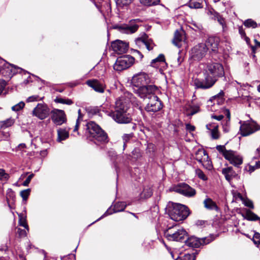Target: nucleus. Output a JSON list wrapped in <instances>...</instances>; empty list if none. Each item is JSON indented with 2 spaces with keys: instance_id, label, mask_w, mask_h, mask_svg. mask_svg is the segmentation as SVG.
Listing matches in <instances>:
<instances>
[{
  "instance_id": "obj_11",
  "label": "nucleus",
  "mask_w": 260,
  "mask_h": 260,
  "mask_svg": "<svg viewBox=\"0 0 260 260\" xmlns=\"http://www.w3.org/2000/svg\"><path fill=\"white\" fill-rule=\"evenodd\" d=\"M151 81L152 80L148 74L140 73L133 77L132 83L135 88H140L141 86L151 83Z\"/></svg>"
},
{
  "instance_id": "obj_35",
  "label": "nucleus",
  "mask_w": 260,
  "mask_h": 260,
  "mask_svg": "<svg viewBox=\"0 0 260 260\" xmlns=\"http://www.w3.org/2000/svg\"><path fill=\"white\" fill-rule=\"evenodd\" d=\"M54 101L56 103H60L68 105H71L73 104V102L72 100L69 99H63L60 97H56Z\"/></svg>"
},
{
  "instance_id": "obj_17",
  "label": "nucleus",
  "mask_w": 260,
  "mask_h": 260,
  "mask_svg": "<svg viewBox=\"0 0 260 260\" xmlns=\"http://www.w3.org/2000/svg\"><path fill=\"white\" fill-rule=\"evenodd\" d=\"M50 114L51 120L56 125H60L67 121L66 114L62 110L54 109L51 111Z\"/></svg>"
},
{
  "instance_id": "obj_58",
  "label": "nucleus",
  "mask_w": 260,
  "mask_h": 260,
  "mask_svg": "<svg viewBox=\"0 0 260 260\" xmlns=\"http://www.w3.org/2000/svg\"><path fill=\"white\" fill-rule=\"evenodd\" d=\"M132 154L137 158H138L141 156L140 150L138 148H135L132 151Z\"/></svg>"
},
{
  "instance_id": "obj_4",
  "label": "nucleus",
  "mask_w": 260,
  "mask_h": 260,
  "mask_svg": "<svg viewBox=\"0 0 260 260\" xmlns=\"http://www.w3.org/2000/svg\"><path fill=\"white\" fill-rule=\"evenodd\" d=\"M166 211L170 218L176 221H180L186 219L189 214V209L186 206L170 202L166 207Z\"/></svg>"
},
{
  "instance_id": "obj_14",
  "label": "nucleus",
  "mask_w": 260,
  "mask_h": 260,
  "mask_svg": "<svg viewBox=\"0 0 260 260\" xmlns=\"http://www.w3.org/2000/svg\"><path fill=\"white\" fill-rule=\"evenodd\" d=\"M138 21H139L138 19L131 20L128 24L117 25L114 28L117 29L122 33L132 34L137 31L139 28V25L137 23Z\"/></svg>"
},
{
  "instance_id": "obj_8",
  "label": "nucleus",
  "mask_w": 260,
  "mask_h": 260,
  "mask_svg": "<svg viewBox=\"0 0 260 260\" xmlns=\"http://www.w3.org/2000/svg\"><path fill=\"white\" fill-rule=\"evenodd\" d=\"M239 123L241 124L240 134L243 137L248 136L260 129V125L252 118L247 121H240Z\"/></svg>"
},
{
  "instance_id": "obj_33",
  "label": "nucleus",
  "mask_w": 260,
  "mask_h": 260,
  "mask_svg": "<svg viewBox=\"0 0 260 260\" xmlns=\"http://www.w3.org/2000/svg\"><path fill=\"white\" fill-rule=\"evenodd\" d=\"M245 218L250 221H256L258 220H259L260 223V217L250 210L247 211Z\"/></svg>"
},
{
  "instance_id": "obj_42",
  "label": "nucleus",
  "mask_w": 260,
  "mask_h": 260,
  "mask_svg": "<svg viewBox=\"0 0 260 260\" xmlns=\"http://www.w3.org/2000/svg\"><path fill=\"white\" fill-rule=\"evenodd\" d=\"M222 112L223 113V114H224L226 116V118L228 119L226 121L224 125L226 126H229L230 124V121L231 119L230 111L229 109H228L226 108H223L222 110Z\"/></svg>"
},
{
  "instance_id": "obj_20",
  "label": "nucleus",
  "mask_w": 260,
  "mask_h": 260,
  "mask_svg": "<svg viewBox=\"0 0 260 260\" xmlns=\"http://www.w3.org/2000/svg\"><path fill=\"white\" fill-rule=\"evenodd\" d=\"M219 39L217 37H209L206 42L205 45H207L209 49L212 51L217 52L218 51V46L219 45Z\"/></svg>"
},
{
  "instance_id": "obj_53",
  "label": "nucleus",
  "mask_w": 260,
  "mask_h": 260,
  "mask_svg": "<svg viewBox=\"0 0 260 260\" xmlns=\"http://www.w3.org/2000/svg\"><path fill=\"white\" fill-rule=\"evenodd\" d=\"M34 174L33 173L30 174L26 178V179L23 182V185L27 186L30 183L31 179L34 177Z\"/></svg>"
},
{
  "instance_id": "obj_45",
  "label": "nucleus",
  "mask_w": 260,
  "mask_h": 260,
  "mask_svg": "<svg viewBox=\"0 0 260 260\" xmlns=\"http://www.w3.org/2000/svg\"><path fill=\"white\" fill-rule=\"evenodd\" d=\"M218 126H214V127L211 130V136L213 139H217L219 137V133L218 131Z\"/></svg>"
},
{
  "instance_id": "obj_30",
  "label": "nucleus",
  "mask_w": 260,
  "mask_h": 260,
  "mask_svg": "<svg viewBox=\"0 0 260 260\" xmlns=\"http://www.w3.org/2000/svg\"><path fill=\"white\" fill-rule=\"evenodd\" d=\"M203 0H190L188 6L191 9H200L203 7Z\"/></svg>"
},
{
  "instance_id": "obj_7",
  "label": "nucleus",
  "mask_w": 260,
  "mask_h": 260,
  "mask_svg": "<svg viewBox=\"0 0 260 260\" xmlns=\"http://www.w3.org/2000/svg\"><path fill=\"white\" fill-rule=\"evenodd\" d=\"M178 228L176 225L170 226L165 232V236L168 240L182 241L188 236L184 229Z\"/></svg>"
},
{
  "instance_id": "obj_26",
  "label": "nucleus",
  "mask_w": 260,
  "mask_h": 260,
  "mask_svg": "<svg viewBox=\"0 0 260 260\" xmlns=\"http://www.w3.org/2000/svg\"><path fill=\"white\" fill-rule=\"evenodd\" d=\"M69 137V132L65 129L59 128L57 130V141L65 140Z\"/></svg>"
},
{
  "instance_id": "obj_18",
  "label": "nucleus",
  "mask_w": 260,
  "mask_h": 260,
  "mask_svg": "<svg viewBox=\"0 0 260 260\" xmlns=\"http://www.w3.org/2000/svg\"><path fill=\"white\" fill-rule=\"evenodd\" d=\"M128 44L120 40H116L111 44L112 50L118 54L125 53L128 49Z\"/></svg>"
},
{
  "instance_id": "obj_43",
  "label": "nucleus",
  "mask_w": 260,
  "mask_h": 260,
  "mask_svg": "<svg viewBox=\"0 0 260 260\" xmlns=\"http://www.w3.org/2000/svg\"><path fill=\"white\" fill-rule=\"evenodd\" d=\"M190 27L197 32H201L203 28L202 25L196 22L191 23Z\"/></svg>"
},
{
  "instance_id": "obj_44",
  "label": "nucleus",
  "mask_w": 260,
  "mask_h": 260,
  "mask_svg": "<svg viewBox=\"0 0 260 260\" xmlns=\"http://www.w3.org/2000/svg\"><path fill=\"white\" fill-rule=\"evenodd\" d=\"M25 106V104L23 102H20L17 104L13 106L12 107V110L14 111H19L22 109Z\"/></svg>"
},
{
  "instance_id": "obj_50",
  "label": "nucleus",
  "mask_w": 260,
  "mask_h": 260,
  "mask_svg": "<svg viewBox=\"0 0 260 260\" xmlns=\"http://www.w3.org/2000/svg\"><path fill=\"white\" fill-rule=\"evenodd\" d=\"M196 174L200 179L203 180H206L207 178L206 176L204 174L203 172L200 169L196 170Z\"/></svg>"
},
{
  "instance_id": "obj_39",
  "label": "nucleus",
  "mask_w": 260,
  "mask_h": 260,
  "mask_svg": "<svg viewBox=\"0 0 260 260\" xmlns=\"http://www.w3.org/2000/svg\"><path fill=\"white\" fill-rule=\"evenodd\" d=\"M14 120L12 118H9L6 120L4 121L1 125V128L5 129L7 127L12 126L14 123Z\"/></svg>"
},
{
  "instance_id": "obj_9",
  "label": "nucleus",
  "mask_w": 260,
  "mask_h": 260,
  "mask_svg": "<svg viewBox=\"0 0 260 260\" xmlns=\"http://www.w3.org/2000/svg\"><path fill=\"white\" fill-rule=\"evenodd\" d=\"M134 57L129 55L120 56L117 58L114 64V69L117 71L126 70L134 63Z\"/></svg>"
},
{
  "instance_id": "obj_5",
  "label": "nucleus",
  "mask_w": 260,
  "mask_h": 260,
  "mask_svg": "<svg viewBox=\"0 0 260 260\" xmlns=\"http://www.w3.org/2000/svg\"><path fill=\"white\" fill-rule=\"evenodd\" d=\"M134 91L139 97L144 100L151 99L160 92L158 87L152 84L141 86L140 88H134Z\"/></svg>"
},
{
  "instance_id": "obj_21",
  "label": "nucleus",
  "mask_w": 260,
  "mask_h": 260,
  "mask_svg": "<svg viewBox=\"0 0 260 260\" xmlns=\"http://www.w3.org/2000/svg\"><path fill=\"white\" fill-rule=\"evenodd\" d=\"M225 101L224 92L223 90H221L218 94L212 96L208 101V106L212 105L213 103L214 105L217 104L221 105L223 104Z\"/></svg>"
},
{
  "instance_id": "obj_37",
  "label": "nucleus",
  "mask_w": 260,
  "mask_h": 260,
  "mask_svg": "<svg viewBox=\"0 0 260 260\" xmlns=\"http://www.w3.org/2000/svg\"><path fill=\"white\" fill-rule=\"evenodd\" d=\"M140 2L145 6H152L159 4L160 0H139Z\"/></svg>"
},
{
  "instance_id": "obj_2",
  "label": "nucleus",
  "mask_w": 260,
  "mask_h": 260,
  "mask_svg": "<svg viewBox=\"0 0 260 260\" xmlns=\"http://www.w3.org/2000/svg\"><path fill=\"white\" fill-rule=\"evenodd\" d=\"M86 134L87 137L93 139L97 145L106 144L109 142L107 134L93 121L86 124Z\"/></svg>"
},
{
  "instance_id": "obj_48",
  "label": "nucleus",
  "mask_w": 260,
  "mask_h": 260,
  "mask_svg": "<svg viewBox=\"0 0 260 260\" xmlns=\"http://www.w3.org/2000/svg\"><path fill=\"white\" fill-rule=\"evenodd\" d=\"M199 111V107L198 106H195V107H191L190 109L188 110V112L187 113L188 116H192Z\"/></svg>"
},
{
  "instance_id": "obj_28",
  "label": "nucleus",
  "mask_w": 260,
  "mask_h": 260,
  "mask_svg": "<svg viewBox=\"0 0 260 260\" xmlns=\"http://www.w3.org/2000/svg\"><path fill=\"white\" fill-rule=\"evenodd\" d=\"M165 63V56L162 54H160L157 57L152 60L151 66L153 67L157 68L159 65Z\"/></svg>"
},
{
  "instance_id": "obj_59",
  "label": "nucleus",
  "mask_w": 260,
  "mask_h": 260,
  "mask_svg": "<svg viewBox=\"0 0 260 260\" xmlns=\"http://www.w3.org/2000/svg\"><path fill=\"white\" fill-rule=\"evenodd\" d=\"M19 223L20 225L23 226L25 229L28 230V226L25 220H22V219H20Z\"/></svg>"
},
{
  "instance_id": "obj_38",
  "label": "nucleus",
  "mask_w": 260,
  "mask_h": 260,
  "mask_svg": "<svg viewBox=\"0 0 260 260\" xmlns=\"http://www.w3.org/2000/svg\"><path fill=\"white\" fill-rule=\"evenodd\" d=\"M243 24L245 26L248 28L252 27V28H255L257 26V23L251 19L246 20Z\"/></svg>"
},
{
  "instance_id": "obj_15",
  "label": "nucleus",
  "mask_w": 260,
  "mask_h": 260,
  "mask_svg": "<svg viewBox=\"0 0 260 260\" xmlns=\"http://www.w3.org/2000/svg\"><path fill=\"white\" fill-rule=\"evenodd\" d=\"M149 102L145 107V110L148 113H155L160 111L163 107V104L157 96L149 99Z\"/></svg>"
},
{
  "instance_id": "obj_54",
  "label": "nucleus",
  "mask_w": 260,
  "mask_h": 260,
  "mask_svg": "<svg viewBox=\"0 0 260 260\" xmlns=\"http://www.w3.org/2000/svg\"><path fill=\"white\" fill-rule=\"evenodd\" d=\"M6 85L7 83L5 80H0V95L3 93Z\"/></svg>"
},
{
  "instance_id": "obj_62",
  "label": "nucleus",
  "mask_w": 260,
  "mask_h": 260,
  "mask_svg": "<svg viewBox=\"0 0 260 260\" xmlns=\"http://www.w3.org/2000/svg\"><path fill=\"white\" fill-rule=\"evenodd\" d=\"M239 32L242 38H244L246 36V33L242 26L239 27Z\"/></svg>"
},
{
  "instance_id": "obj_23",
  "label": "nucleus",
  "mask_w": 260,
  "mask_h": 260,
  "mask_svg": "<svg viewBox=\"0 0 260 260\" xmlns=\"http://www.w3.org/2000/svg\"><path fill=\"white\" fill-rule=\"evenodd\" d=\"M86 84L95 91L100 93H103L104 91L103 85L97 80H88L86 82Z\"/></svg>"
},
{
  "instance_id": "obj_47",
  "label": "nucleus",
  "mask_w": 260,
  "mask_h": 260,
  "mask_svg": "<svg viewBox=\"0 0 260 260\" xmlns=\"http://www.w3.org/2000/svg\"><path fill=\"white\" fill-rule=\"evenodd\" d=\"M30 189H26L23 190H22L20 192V196L22 198L23 200H26L30 194Z\"/></svg>"
},
{
  "instance_id": "obj_63",
  "label": "nucleus",
  "mask_w": 260,
  "mask_h": 260,
  "mask_svg": "<svg viewBox=\"0 0 260 260\" xmlns=\"http://www.w3.org/2000/svg\"><path fill=\"white\" fill-rule=\"evenodd\" d=\"M207 221L203 220H198L196 222V225L198 226L204 225Z\"/></svg>"
},
{
  "instance_id": "obj_6",
  "label": "nucleus",
  "mask_w": 260,
  "mask_h": 260,
  "mask_svg": "<svg viewBox=\"0 0 260 260\" xmlns=\"http://www.w3.org/2000/svg\"><path fill=\"white\" fill-rule=\"evenodd\" d=\"M216 149L221 153L230 164L235 167H239L242 162L243 159L241 156L238 155L237 152L232 150H226L224 145H217Z\"/></svg>"
},
{
  "instance_id": "obj_49",
  "label": "nucleus",
  "mask_w": 260,
  "mask_h": 260,
  "mask_svg": "<svg viewBox=\"0 0 260 260\" xmlns=\"http://www.w3.org/2000/svg\"><path fill=\"white\" fill-rule=\"evenodd\" d=\"M78 118L76 120V124L75 126L74 132H77L79 128V126L80 124V119L82 118V114L81 113V110L79 109L78 111Z\"/></svg>"
},
{
  "instance_id": "obj_46",
  "label": "nucleus",
  "mask_w": 260,
  "mask_h": 260,
  "mask_svg": "<svg viewBox=\"0 0 260 260\" xmlns=\"http://www.w3.org/2000/svg\"><path fill=\"white\" fill-rule=\"evenodd\" d=\"M9 178L8 174L6 173L4 170L0 169V180L2 181H7Z\"/></svg>"
},
{
  "instance_id": "obj_10",
  "label": "nucleus",
  "mask_w": 260,
  "mask_h": 260,
  "mask_svg": "<svg viewBox=\"0 0 260 260\" xmlns=\"http://www.w3.org/2000/svg\"><path fill=\"white\" fill-rule=\"evenodd\" d=\"M208 48L204 43H199L194 46L190 51V57L196 61H200L206 55Z\"/></svg>"
},
{
  "instance_id": "obj_16",
  "label": "nucleus",
  "mask_w": 260,
  "mask_h": 260,
  "mask_svg": "<svg viewBox=\"0 0 260 260\" xmlns=\"http://www.w3.org/2000/svg\"><path fill=\"white\" fill-rule=\"evenodd\" d=\"M211 241L212 239L210 238L200 239L194 236L188 237L185 241L186 245L193 248H199L201 245L209 244Z\"/></svg>"
},
{
  "instance_id": "obj_36",
  "label": "nucleus",
  "mask_w": 260,
  "mask_h": 260,
  "mask_svg": "<svg viewBox=\"0 0 260 260\" xmlns=\"http://www.w3.org/2000/svg\"><path fill=\"white\" fill-rule=\"evenodd\" d=\"M85 110L89 115H96L100 111L99 107L92 106L86 107Z\"/></svg>"
},
{
  "instance_id": "obj_31",
  "label": "nucleus",
  "mask_w": 260,
  "mask_h": 260,
  "mask_svg": "<svg viewBox=\"0 0 260 260\" xmlns=\"http://www.w3.org/2000/svg\"><path fill=\"white\" fill-rule=\"evenodd\" d=\"M134 0H115L117 6L119 8H127Z\"/></svg>"
},
{
  "instance_id": "obj_25",
  "label": "nucleus",
  "mask_w": 260,
  "mask_h": 260,
  "mask_svg": "<svg viewBox=\"0 0 260 260\" xmlns=\"http://www.w3.org/2000/svg\"><path fill=\"white\" fill-rule=\"evenodd\" d=\"M153 194L152 187L150 185H146L144 187L143 190L140 193L142 199H147L150 198Z\"/></svg>"
},
{
  "instance_id": "obj_3",
  "label": "nucleus",
  "mask_w": 260,
  "mask_h": 260,
  "mask_svg": "<svg viewBox=\"0 0 260 260\" xmlns=\"http://www.w3.org/2000/svg\"><path fill=\"white\" fill-rule=\"evenodd\" d=\"M127 107L120 100L115 102V109L109 112V115L117 123L120 124L130 123L132 120L129 114L127 112Z\"/></svg>"
},
{
  "instance_id": "obj_13",
  "label": "nucleus",
  "mask_w": 260,
  "mask_h": 260,
  "mask_svg": "<svg viewBox=\"0 0 260 260\" xmlns=\"http://www.w3.org/2000/svg\"><path fill=\"white\" fill-rule=\"evenodd\" d=\"M51 111L48 106L44 103H39L32 111L33 116H36L41 120L47 118Z\"/></svg>"
},
{
  "instance_id": "obj_51",
  "label": "nucleus",
  "mask_w": 260,
  "mask_h": 260,
  "mask_svg": "<svg viewBox=\"0 0 260 260\" xmlns=\"http://www.w3.org/2000/svg\"><path fill=\"white\" fill-rule=\"evenodd\" d=\"M253 241L255 244H260V234L255 232L253 237Z\"/></svg>"
},
{
  "instance_id": "obj_34",
  "label": "nucleus",
  "mask_w": 260,
  "mask_h": 260,
  "mask_svg": "<svg viewBox=\"0 0 260 260\" xmlns=\"http://www.w3.org/2000/svg\"><path fill=\"white\" fill-rule=\"evenodd\" d=\"M126 207V204L125 202H120L116 203L113 208L114 212H118L122 211Z\"/></svg>"
},
{
  "instance_id": "obj_1",
  "label": "nucleus",
  "mask_w": 260,
  "mask_h": 260,
  "mask_svg": "<svg viewBox=\"0 0 260 260\" xmlns=\"http://www.w3.org/2000/svg\"><path fill=\"white\" fill-rule=\"evenodd\" d=\"M202 65V73L204 78L201 80H194V85L197 88L209 89L213 86L219 78L224 76V68L219 62L210 61Z\"/></svg>"
},
{
  "instance_id": "obj_19",
  "label": "nucleus",
  "mask_w": 260,
  "mask_h": 260,
  "mask_svg": "<svg viewBox=\"0 0 260 260\" xmlns=\"http://www.w3.org/2000/svg\"><path fill=\"white\" fill-rule=\"evenodd\" d=\"M136 43L138 44H142L144 45L148 51L153 50V48L155 46V44L152 39L149 38L146 34H144L141 37L137 38L136 39Z\"/></svg>"
},
{
  "instance_id": "obj_29",
  "label": "nucleus",
  "mask_w": 260,
  "mask_h": 260,
  "mask_svg": "<svg viewBox=\"0 0 260 260\" xmlns=\"http://www.w3.org/2000/svg\"><path fill=\"white\" fill-rule=\"evenodd\" d=\"M182 40V35L178 30H176L174 33V37L173 40V43L178 47L181 46V42Z\"/></svg>"
},
{
  "instance_id": "obj_55",
  "label": "nucleus",
  "mask_w": 260,
  "mask_h": 260,
  "mask_svg": "<svg viewBox=\"0 0 260 260\" xmlns=\"http://www.w3.org/2000/svg\"><path fill=\"white\" fill-rule=\"evenodd\" d=\"M39 96L38 95H32L31 96L28 97L27 100V102H32L35 101H39Z\"/></svg>"
},
{
  "instance_id": "obj_60",
  "label": "nucleus",
  "mask_w": 260,
  "mask_h": 260,
  "mask_svg": "<svg viewBox=\"0 0 260 260\" xmlns=\"http://www.w3.org/2000/svg\"><path fill=\"white\" fill-rule=\"evenodd\" d=\"M244 204L246 206L249 207L250 208L253 209L254 206L253 203L250 200H246L244 202Z\"/></svg>"
},
{
  "instance_id": "obj_12",
  "label": "nucleus",
  "mask_w": 260,
  "mask_h": 260,
  "mask_svg": "<svg viewBox=\"0 0 260 260\" xmlns=\"http://www.w3.org/2000/svg\"><path fill=\"white\" fill-rule=\"evenodd\" d=\"M172 190L187 197H192L196 193L194 189L185 183H180L173 186Z\"/></svg>"
},
{
  "instance_id": "obj_40",
  "label": "nucleus",
  "mask_w": 260,
  "mask_h": 260,
  "mask_svg": "<svg viewBox=\"0 0 260 260\" xmlns=\"http://www.w3.org/2000/svg\"><path fill=\"white\" fill-rule=\"evenodd\" d=\"M175 260H195V256L190 254H185L183 256L178 257Z\"/></svg>"
},
{
  "instance_id": "obj_41",
  "label": "nucleus",
  "mask_w": 260,
  "mask_h": 260,
  "mask_svg": "<svg viewBox=\"0 0 260 260\" xmlns=\"http://www.w3.org/2000/svg\"><path fill=\"white\" fill-rule=\"evenodd\" d=\"M6 198L8 202H9L10 200H12V201L14 200L15 198V194L14 191H13V190L12 189L9 188L8 189L6 194Z\"/></svg>"
},
{
  "instance_id": "obj_61",
  "label": "nucleus",
  "mask_w": 260,
  "mask_h": 260,
  "mask_svg": "<svg viewBox=\"0 0 260 260\" xmlns=\"http://www.w3.org/2000/svg\"><path fill=\"white\" fill-rule=\"evenodd\" d=\"M211 118L213 119H215L218 121H220L223 118V115H212Z\"/></svg>"
},
{
  "instance_id": "obj_56",
  "label": "nucleus",
  "mask_w": 260,
  "mask_h": 260,
  "mask_svg": "<svg viewBox=\"0 0 260 260\" xmlns=\"http://www.w3.org/2000/svg\"><path fill=\"white\" fill-rule=\"evenodd\" d=\"M256 169H257L254 166H251L250 165H248L245 168V170L249 172L250 174L254 172Z\"/></svg>"
},
{
  "instance_id": "obj_24",
  "label": "nucleus",
  "mask_w": 260,
  "mask_h": 260,
  "mask_svg": "<svg viewBox=\"0 0 260 260\" xmlns=\"http://www.w3.org/2000/svg\"><path fill=\"white\" fill-rule=\"evenodd\" d=\"M222 173L224 175L226 180L229 182L237 176V173L233 170L232 167L222 169Z\"/></svg>"
},
{
  "instance_id": "obj_57",
  "label": "nucleus",
  "mask_w": 260,
  "mask_h": 260,
  "mask_svg": "<svg viewBox=\"0 0 260 260\" xmlns=\"http://www.w3.org/2000/svg\"><path fill=\"white\" fill-rule=\"evenodd\" d=\"M185 127L189 132H193L196 128L194 126L191 125L190 123L186 124Z\"/></svg>"
},
{
  "instance_id": "obj_22",
  "label": "nucleus",
  "mask_w": 260,
  "mask_h": 260,
  "mask_svg": "<svg viewBox=\"0 0 260 260\" xmlns=\"http://www.w3.org/2000/svg\"><path fill=\"white\" fill-rule=\"evenodd\" d=\"M195 159L203 165V162L207 161L209 158L208 155L205 150L199 149L195 153Z\"/></svg>"
},
{
  "instance_id": "obj_64",
  "label": "nucleus",
  "mask_w": 260,
  "mask_h": 260,
  "mask_svg": "<svg viewBox=\"0 0 260 260\" xmlns=\"http://www.w3.org/2000/svg\"><path fill=\"white\" fill-rule=\"evenodd\" d=\"M17 232L20 236H25L26 235L25 231L20 228L18 229Z\"/></svg>"
},
{
  "instance_id": "obj_32",
  "label": "nucleus",
  "mask_w": 260,
  "mask_h": 260,
  "mask_svg": "<svg viewBox=\"0 0 260 260\" xmlns=\"http://www.w3.org/2000/svg\"><path fill=\"white\" fill-rule=\"evenodd\" d=\"M212 14L215 19H216L218 23L222 25L223 30H224V28L226 27L224 18H223L218 12L214 11Z\"/></svg>"
},
{
  "instance_id": "obj_52",
  "label": "nucleus",
  "mask_w": 260,
  "mask_h": 260,
  "mask_svg": "<svg viewBox=\"0 0 260 260\" xmlns=\"http://www.w3.org/2000/svg\"><path fill=\"white\" fill-rule=\"evenodd\" d=\"M133 137V134L131 133L128 134H124L122 137V139L123 142L127 143L131 139H132Z\"/></svg>"
},
{
  "instance_id": "obj_27",
  "label": "nucleus",
  "mask_w": 260,
  "mask_h": 260,
  "mask_svg": "<svg viewBox=\"0 0 260 260\" xmlns=\"http://www.w3.org/2000/svg\"><path fill=\"white\" fill-rule=\"evenodd\" d=\"M204 205L206 208L209 210H218L216 203L210 198H207L204 201Z\"/></svg>"
}]
</instances>
